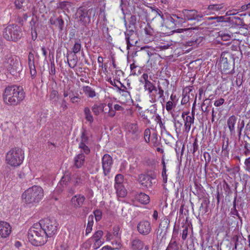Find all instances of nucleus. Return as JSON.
<instances>
[{
    "label": "nucleus",
    "instance_id": "1",
    "mask_svg": "<svg viewBox=\"0 0 250 250\" xmlns=\"http://www.w3.org/2000/svg\"><path fill=\"white\" fill-rule=\"evenodd\" d=\"M25 93L22 87L17 85L6 87L3 95L4 102L10 105H17L24 99Z\"/></svg>",
    "mask_w": 250,
    "mask_h": 250
},
{
    "label": "nucleus",
    "instance_id": "2",
    "mask_svg": "<svg viewBox=\"0 0 250 250\" xmlns=\"http://www.w3.org/2000/svg\"><path fill=\"white\" fill-rule=\"evenodd\" d=\"M27 237L29 241L34 246L43 245L47 242L48 237L40 224H34L28 230Z\"/></svg>",
    "mask_w": 250,
    "mask_h": 250
},
{
    "label": "nucleus",
    "instance_id": "3",
    "mask_svg": "<svg viewBox=\"0 0 250 250\" xmlns=\"http://www.w3.org/2000/svg\"><path fill=\"white\" fill-rule=\"evenodd\" d=\"M44 195L42 188L39 186L34 185L24 191L22 198L26 204H32L40 202Z\"/></svg>",
    "mask_w": 250,
    "mask_h": 250
},
{
    "label": "nucleus",
    "instance_id": "4",
    "mask_svg": "<svg viewBox=\"0 0 250 250\" xmlns=\"http://www.w3.org/2000/svg\"><path fill=\"white\" fill-rule=\"evenodd\" d=\"M219 69L222 73L225 74L234 73V58L233 55L229 52H223L221 55Z\"/></svg>",
    "mask_w": 250,
    "mask_h": 250
},
{
    "label": "nucleus",
    "instance_id": "5",
    "mask_svg": "<svg viewBox=\"0 0 250 250\" xmlns=\"http://www.w3.org/2000/svg\"><path fill=\"white\" fill-rule=\"evenodd\" d=\"M24 158V153L22 150L18 147H14L7 153L6 162L11 166L16 167L22 163Z\"/></svg>",
    "mask_w": 250,
    "mask_h": 250
},
{
    "label": "nucleus",
    "instance_id": "6",
    "mask_svg": "<svg viewBox=\"0 0 250 250\" xmlns=\"http://www.w3.org/2000/svg\"><path fill=\"white\" fill-rule=\"evenodd\" d=\"M22 36L21 27L15 24L7 25L3 32V38L8 41L17 42L21 39Z\"/></svg>",
    "mask_w": 250,
    "mask_h": 250
},
{
    "label": "nucleus",
    "instance_id": "7",
    "mask_svg": "<svg viewBox=\"0 0 250 250\" xmlns=\"http://www.w3.org/2000/svg\"><path fill=\"white\" fill-rule=\"evenodd\" d=\"M96 13V8L95 7H86L85 6L80 7L76 13L79 21L82 25L86 26L91 21V16L94 18Z\"/></svg>",
    "mask_w": 250,
    "mask_h": 250
},
{
    "label": "nucleus",
    "instance_id": "8",
    "mask_svg": "<svg viewBox=\"0 0 250 250\" xmlns=\"http://www.w3.org/2000/svg\"><path fill=\"white\" fill-rule=\"evenodd\" d=\"M4 66L13 75H16L21 70V64L19 59L15 55L8 54L4 57Z\"/></svg>",
    "mask_w": 250,
    "mask_h": 250
},
{
    "label": "nucleus",
    "instance_id": "9",
    "mask_svg": "<svg viewBox=\"0 0 250 250\" xmlns=\"http://www.w3.org/2000/svg\"><path fill=\"white\" fill-rule=\"evenodd\" d=\"M38 224L40 225L48 237L52 236L56 233L59 225L54 217L44 218L40 220Z\"/></svg>",
    "mask_w": 250,
    "mask_h": 250
},
{
    "label": "nucleus",
    "instance_id": "10",
    "mask_svg": "<svg viewBox=\"0 0 250 250\" xmlns=\"http://www.w3.org/2000/svg\"><path fill=\"white\" fill-rule=\"evenodd\" d=\"M125 34L127 44V49H129L130 47L136 46L139 40L137 32L135 31V30L127 29Z\"/></svg>",
    "mask_w": 250,
    "mask_h": 250
},
{
    "label": "nucleus",
    "instance_id": "11",
    "mask_svg": "<svg viewBox=\"0 0 250 250\" xmlns=\"http://www.w3.org/2000/svg\"><path fill=\"white\" fill-rule=\"evenodd\" d=\"M182 14L184 17V21H185L192 20L199 21L203 17V14L198 13V12L197 10L194 9H184L182 11Z\"/></svg>",
    "mask_w": 250,
    "mask_h": 250
},
{
    "label": "nucleus",
    "instance_id": "12",
    "mask_svg": "<svg viewBox=\"0 0 250 250\" xmlns=\"http://www.w3.org/2000/svg\"><path fill=\"white\" fill-rule=\"evenodd\" d=\"M155 177L148 174H140L138 176V181L141 185L146 188H151L153 183H155Z\"/></svg>",
    "mask_w": 250,
    "mask_h": 250
},
{
    "label": "nucleus",
    "instance_id": "13",
    "mask_svg": "<svg viewBox=\"0 0 250 250\" xmlns=\"http://www.w3.org/2000/svg\"><path fill=\"white\" fill-rule=\"evenodd\" d=\"M151 9V14L155 16L154 17H151V20H152L154 22L156 21H158L159 23L158 26L160 27H163L164 24V17L160 10L158 8H155L154 7H150Z\"/></svg>",
    "mask_w": 250,
    "mask_h": 250
},
{
    "label": "nucleus",
    "instance_id": "14",
    "mask_svg": "<svg viewBox=\"0 0 250 250\" xmlns=\"http://www.w3.org/2000/svg\"><path fill=\"white\" fill-rule=\"evenodd\" d=\"M112 164V158L109 154H104L102 158V167L105 176L110 172Z\"/></svg>",
    "mask_w": 250,
    "mask_h": 250
},
{
    "label": "nucleus",
    "instance_id": "15",
    "mask_svg": "<svg viewBox=\"0 0 250 250\" xmlns=\"http://www.w3.org/2000/svg\"><path fill=\"white\" fill-rule=\"evenodd\" d=\"M49 23L58 28L60 32L63 30L64 22L61 16L58 17L54 15L50 18Z\"/></svg>",
    "mask_w": 250,
    "mask_h": 250
},
{
    "label": "nucleus",
    "instance_id": "16",
    "mask_svg": "<svg viewBox=\"0 0 250 250\" xmlns=\"http://www.w3.org/2000/svg\"><path fill=\"white\" fill-rule=\"evenodd\" d=\"M137 230L138 232L144 235L148 234L151 230L150 223L147 221H142L137 225Z\"/></svg>",
    "mask_w": 250,
    "mask_h": 250
},
{
    "label": "nucleus",
    "instance_id": "17",
    "mask_svg": "<svg viewBox=\"0 0 250 250\" xmlns=\"http://www.w3.org/2000/svg\"><path fill=\"white\" fill-rule=\"evenodd\" d=\"M11 227L9 223L5 221H0V236L6 238L11 232Z\"/></svg>",
    "mask_w": 250,
    "mask_h": 250
},
{
    "label": "nucleus",
    "instance_id": "18",
    "mask_svg": "<svg viewBox=\"0 0 250 250\" xmlns=\"http://www.w3.org/2000/svg\"><path fill=\"white\" fill-rule=\"evenodd\" d=\"M194 28H179L176 30H172V32H177L180 33L181 38L184 40H187L188 38L192 37L194 34L193 30H194Z\"/></svg>",
    "mask_w": 250,
    "mask_h": 250
},
{
    "label": "nucleus",
    "instance_id": "19",
    "mask_svg": "<svg viewBox=\"0 0 250 250\" xmlns=\"http://www.w3.org/2000/svg\"><path fill=\"white\" fill-rule=\"evenodd\" d=\"M91 110L95 116H98L101 113L106 114L107 113L106 104L105 103L94 104L91 107Z\"/></svg>",
    "mask_w": 250,
    "mask_h": 250
},
{
    "label": "nucleus",
    "instance_id": "20",
    "mask_svg": "<svg viewBox=\"0 0 250 250\" xmlns=\"http://www.w3.org/2000/svg\"><path fill=\"white\" fill-rule=\"evenodd\" d=\"M85 200V198L83 195L77 194L72 198L71 203L74 208H79L82 207Z\"/></svg>",
    "mask_w": 250,
    "mask_h": 250
},
{
    "label": "nucleus",
    "instance_id": "21",
    "mask_svg": "<svg viewBox=\"0 0 250 250\" xmlns=\"http://www.w3.org/2000/svg\"><path fill=\"white\" fill-rule=\"evenodd\" d=\"M128 130L132 135V139L137 140L139 139L141 131L139 130L137 124H130L128 126Z\"/></svg>",
    "mask_w": 250,
    "mask_h": 250
},
{
    "label": "nucleus",
    "instance_id": "22",
    "mask_svg": "<svg viewBox=\"0 0 250 250\" xmlns=\"http://www.w3.org/2000/svg\"><path fill=\"white\" fill-rule=\"evenodd\" d=\"M237 120V118L234 115L230 116L227 120V126L231 135H234L235 134V125Z\"/></svg>",
    "mask_w": 250,
    "mask_h": 250
},
{
    "label": "nucleus",
    "instance_id": "23",
    "mask_svg": "<svg viewBox=\"0 0 250 250\" xmlns=\"http://www.w3.org/2000/svg\"><path fill=\"white\" fill-rule=\"evenodd\" d=\"M132 89L130 83L127 82L126 86L124 85L123 83H120V86L119 88L118 92L122 95L125 97L131 98L130 91Z\"/></svg>",
    "mask_w": 250,
    "mask_h": 250
},
{
    "label": "nucleus",
    "instance_id": "24",
    "mask_svg": "<svg viewBox=\"0 0 250 250\" xmlns=\"http://www.w3.org/2000/svg\"><path fill=\"white\" fill-rule=\"evenodd\" d=\"M145 34L147 38H149V41L153 40L156 35L155 30L151 27L150 23H147L144 28Z\"/></svg>",
    "mask_w": 250,
    "mask_h": 250
},
{
    "label": "nucleus",
    "instance_id": "25",
    "mask_svg": "<svg viewBox=\"0 0 250 250\" xmlns=\"http://www.w3.org/2000/svg\"><path fill=\"white\" fill-rule=\"evenodd\" d=\"M224 8L223 3L221 4H209L207 8V11L209 14H215L216 12L220 11Z\"/></svg>",
    "mask_w": 250,
    "mask_h": 250
},
{
    "label": "nucleus",
    "instance_id": "26",
    "mask_svg": "<svg viewBox=\"0 0 250 250\" xmlns=\"http://www.w3.org/2000/svg\"><path fill=\"white\" fill-rule=\"evenodd\" d=\"M137 9L138 11L137 12L138 16L142 19H146V21L151 20V17L150 16V13H148L146 9L141 7L140 6H137Z\"/></svg>",
    "mask_w": 250,
    "mask_h": 250
},
{
    "label": "nucleus",
    "instance_id": "27",
    "mask_svg": "<svg viewBox=\"0 0 250 250\" xmlns=\"http://www.w3.org/2000/svg\"><path fill=\"white\" fill-rule=\"evenodd\" d=\"M131 245L133 250H141L144 247V243L140 239L135 238L132 241Z\"/></svg>",
    "mask_w": 250,
    "mask_h": 250
},
{
    "label": "nucleus",
    "instance_id": "28",
    "mask_svg": "<svg viewBox=\"0 0 250 250\" xmlns=\"http://www.w3.org/2000/svg\"><path fill=\"white\" fill-rule=\"evenodd\" d=\"M117 195L119 197H125L127 194V191L123 184L114 185Z\"/></svg>",
    "mask_w": 250,
    "mask_h": 250
},
{
    "label": "nucleus",
    "instance_id": "29",
    "mask_svg": "<svg viewBox=\"0 0 250 250\" xmlns=\"http://www.w3.org/2000/svg\"><path fill=\"white\" fill-rule=\"evenodd\" d=\"M227 22H229L231 24H235L238 25H241L243 26H247V25L245 24L244 21L239 17H227Z\"/></svg>",
    "mask_w": 250,
    "mask_h": 250
},
{
    "label": "nucleus",
    "instance_id": "30",
    "mask_svg": "<svg viewBox=\"0 0 250 250\" xmlns=\"http://www.w3.org/2000/svg\"><path fill=\"white\" fill-rule=\"evenodd\" d=\"M184 121V126L185 131L188 133L190 130L191 125L194 123V118L193 117H190V116H187Z\"/></svg>",
    "mask_w": 250,
    "mask_h": 250
},
{
    "label": "nucleus",
    "instance_id": "31",
    "mask_svg": "<svg viewBox=\"0 0 250 250\" xmlns=\"http://www.w3.org/2000/svg\"><path fill=\"white\" fill-rule=\"evenodd\" d=\"M85 156L83 153H81L74 158V165L77 168L81 167L84 163Z\"/></svg>",
    "mask_w": 250,
    "mask_h": 250
},
{
    "label": "nucleus",
    "instance_id": "32",
    "mask_svg": "<svg viewBox=\"0 0 250 250\" xmlns=\"http://www.w3.org/2000/svg\"><path fill=\"white\" fill-rule=\"evenodd\" d=\"M136 198L140 203L145 205L149 203L150 201L149 196L143 192H140L136 195Z\"/></svg>",
    "mask_w": 250,
    "mask_h": 250
},
{
    "label": "nucleus",
    "instance_id": "33",
    "mask_svg": "<svg viewBox=\"0 0 250 250\" xmlns=\"http://www.w3.org/2000/svg\"><path fill=\"white\" fill-rule=\"evenodd\" d=\"M203 38L198 37L197 35L194 36L192 39L186 42L188 46H197V45L202 41Z\"/></svg>",
    "mask_w": 250,
    "mask_h": 250
},
{
    "label": "nucleus",
    "instance_id": "34",
    "mask_svg": "<svg viewBox=\"0 0 250 250\" xmlns=\"http://www.w3.org/2000/svg\"><path fill=\"white\" fill-rule=\"evenodd\" d=\"M209 201L207 199H204L199 208V211L202 215L208 211V207Z\"/></svg>",
    "mask_w": 250,
    "mask_h": 250
},
{
    "label": "nucleus",
    "instance_id": "35",
    "mask_svg": "<svg viewBox=\"0 0 250 250\" xmlns=\"http://www.w3.org/2000/svg\"><path fill=\"white\" fill-rule=\"evenodd\" d=\"M135 55L136 56L143 55L146 58L147 56L150 57L154 54L148 50L147 47H142L140 51L136 52Z\"/></svg>",
    "mask_w": 250,
    "mask_h": 250
},
{
    "label": "nucleus",
    "instance_id": "36",
    "mask_svg": "<svg viewBox=\"0 0 250 250\" xmlns=\"http://www.w3.org/2000/svg\"><path fill=\"white\" fill-rule=\"evenodd\" d=\"M83 90L84 94L89 98H92L96 95L95 91L89 86H83Z\"/></svg>",
    "mask_w": 250,
    "mask_h": 250
},
{
    "label": "nucleus",
    "instance_id": "37",
    "mask_svg": "<svg viewBox=\"0 0 250 250\" xmlns=\"http://www.w3.org/2000/svg\"><path fill=\"white\" fill-rule=\"evenodd\" d=\"M137 18L136 16L132 15L128 20V24L126 26L127 29L135 30L136 27Z\"/></svg>",
    "mask_w": 250,
    "mask_h": 250
},
{
    "label": "nucleus",
    "instance_id": "38",
    "mask_svg": "<svg viewBox=\"0 0 250 250\" xmlns=\"http://www.w3.org/2000/svg\"><path fill=\"white\" fill-rule=\"evenodd\" d=\"M83 112L85 116V118L86 120V121L89 122V123L90 124L93 123L94 119L90 108L88 107H85L84 108Z\"/></svg>",
    "mask_w": 250,
    "mask_h": 250
},
{
    "label": "nucleus",
    "instance_id": "39",
    "mask_svg": "<svg viewBox=\"0 0 250 250\" xmlns=\"http://www.w3.org/2000/svg\"><path fill=\"white\" fill-rule=\"evenodd\" d=\"M144 89L147 91L149 94L151 93L153 91L157 90L155 85L149 81L144 83Z\"/></svg>",
    "mask_w": 250,
    "mask_h": 250
},
{
    "label": "nucleus",
    "instance_id": "40",
    "mask_svg": "<svg viewBox=\"0 0 250 250\" xmlns=\"http://www.w3.org/2000/svg\"><path fill=\"white\" fill-rule=\"evenodd\" d=\"M169 220L167 218H165L161 220L159 224V228L160 229H161L162 231L165 230V232H166L167 231L168 228L169 226Z\"/></svg>",
    "mask_w": 250,
    "mask_h": 250
},
{
    "label": "nucleus",
    "instance_id": "41",
    "mask_svg": "<svg viewBox=\"0 0 250 250\" xmlns=\"http://www.w3.org/2000/svg\"><path fill=\"white\" fill-rule=\"evenodd\" d=\"M180 246L176 240H171L166 250H180Z\"/></svg>",
    "mask_w": 250,
    "mask_h": 250
},
{
    "label": "nucleus",
    "instance_id": "42",
    "mask_svg": "<svg viewBox=\"0 0 250 250\" xmlns=\"http://www.w3.org/2000/svg\"><path fill=\"white\" fill-rule=\"evenodd\" d=\"M93 219L94 216L93 215H90L88 217V223L85 230L86 235L90 233L92 230V226L94 223Z\"/></svg>",
    "mask_w": 250,
    "mask_h": 250
},
{
    "label": "nucleus",
    "instance_id": "43",
    "mask_svg": "<svg viewBox=\"0 0 250 250\" xmlns=\"http://www.w3.org/2000/svg\"><path fill=\"white\" fill-rule=\"evenodd\" d=\"M71 3L67 1H63L60 2L57 5L58 8L62 9L63 10L68 11L71 8Z\"/></svg>",
    "mask_w": 250,
    "mask_h": 250
},
{
    "label": "nucleus",
    "instance_id": "44",
    "mask_svg": "<svg viewBox=\"0 0 250 250\" xmlns=\"http://www.w3.org/2000/svg\"><path fill=\"white\" fill-rule=\"evenodd\" d=\"M82 45L81 43V40L80 39H76L75 40V43L73 47H72V52L75 55L81 51Z\"/></svg>",
    "mask_w": 250,
    "mask_h": 250
},
{
    "label": "nucleus",
    "instance_id": "45",
    "mask_svg": "<svg viewBox=\"0 0 250 250\" xmlns=\"http://www.w3.org/2000/svg\"><path fill=\"white\" fill-rule=\"evenodd\" d=\"M69 54L67 53L66 58H67V62L70 67L72 68H74L77 65V56L76 55L74 54L73 55V59L70 60L68 59Z\"/></svg>",
    "mask_w": 250,
    "mask_h": 250
},
{
    "label": "nucleus",
    "instance_id": "46",
    "mask_svg": "<svg viewBox=\"0 0 250 250\" xmlns=\"http://www.w3.org/2000/svg\"><path fill=\"white\" fill-rule=\"evenodd\" d=\"M222 153H223L225 156H228L229 150V139H227L226 143L223 142L222 146Z\"/></svg>",
    "mask_w": 250,
    "mask_h": 250
},
{
    "label": "nucleus",
    "instance_id": "47",
    "mask_svg": "<svg viewBox=\"0 0 250 250\" xmlns=\"http://www.w3.org/2000/svg\"><path fill=\"white\" fill-rule=\"evenodd\" d=\"M87 144H84L83 143H80L79 145V148L82 150L85 154L87 155L90 152V149L88 146L86 145Z\"/></svg>",
    "mask_w": 250,
    "mask_h": 250
},
{
    "label": "nucleus",
    "instance_id": "48",
    "mask_svg": "<svg viewBox=\"0 0 250 250\" xmlns=\"http://www.w3.org/2000/svg\"><path fill=\"white\" fill-rule=\"evenodd\" d=\"M104 232L102 230H99L96 231L91 237L92 239H94V241L96 242H99V241H101L100 239L103 235Z\"/></svg>",
    "mask_w": 250,
    "mask_h": 250
},
{
    "label": "nucleus",
    "instance_id": "49",
    "mask_svg": "<svg viewBox=\"0 0 250 250\" xmlns=\"http://www.w3.org/2000/svg\"><path fill=\"white\" fill-rule=\"evenodd\" d=\"M227 17L226 16H214L210 17L208 18V20H216L218 22H227Z\"/></svg>",
    "mask_w": 250,
    "mask_h": 250
},
{
    "label": "nucleus",
    "instance_id": "50",
    "mask_svg": "<svg viewBox=\"0 0 250 250\" xmlns=\"http://www.w3.org/2000/svg\"><path fill=\"white\" fill-rule=\"evenodd\" d=\"M131 72L132 75H138L141 73L140 68L136 65L134 63L130 64V66Z\"/></svg>",
    "mask_w": 250,
    "mask_h": 250
},
{
    "label": "nucleus",
    "instance_id": "51",
    "mask_svg": "<svg viewBox=\"0 0 250 250\" xmlns=\"http://www.w3.org/2000/svg\"><path fill=\"white\" fill-rule=\"evenodd\" d=\"M155 121L160 125L161 130H166V126L165 125V123L163 122L159 114H156L155 116Z\"/></svg>",
    "mask_w": 250,
    "mask_h": 250
},
{
    "label": "nucleus",
    "instance_id": "52",
    "mask_svg": "<svg viewBox=\"0 0 250 250\" xmlns=\"http://www.w3.org/2000/svg\"><path fill=\"white\" fill-rule=\"evenodd\" d=\"M172 45V43L171 42H167L166 43L161 42L160 44L158 45L157 48L161 50H163L168 48Z\"/></svg>",
    "mask_w": 250,
    "mask_h": 250
},
{
    "label": "nucleus",
    "instance_id": "53",
    "mask_svg": "<svg viewBox=\"0 0 250 250\" xmlns=\"http://www.w3.org/2000/svg\"><path fill=\"white\" fill-rule=\"evenodd\" d=\"M70 181V177L68 175H64L62 177L59 183L62 186H67Z\"/></svg>",
    "mask_w": 250,
    "mask_h": 250
},
{
    "label": "nucleus",
    "instance_id": "54",
    "mask_svg": "<svg viewBox=\"0 0 250 250\" xmlns=\"http://www.w3.org/2000/svg\"><path fill=\"white\" fill-rule=\"evenodd\" d=\"M175 20L173 17H170V19H168L166 21H164V24L163 27H167V25H170L172 24L171 27H174L176 24L175 23Z\"/></svg>",
    "mask_w": 250,
    "mask_h": 250
},
{
    "label": "nucleus",
    "instance_id": "55",
    "mask_svg": "<svg viewBox=\"0 0 250 250\" xmlns=\"http://www.w3.org/2000/svg\"><path fill=\"white\" fill-rule=\"evenodd\" d=\"M124 181V176L122 174H118L115 178V185H122Z\"/></svg>",
    "mask_w": 250,
    "mask_h": 250
},
{
    "label": "nucleus",
    "instance_id": "56",
    "mask_svg": "<svg viewBox=\"0 0 250 250\" xmlns=\"http://www.w3.org/2000/svg\"><path fill=\"white\" fill-rule=\"evenodd\" d=\"M150 130L148 128H147L145 130L144 137L145 142L147 143H148L150 142Z\"/></svg>",
    "mask_w": 250,
    "mask_h": 250
},
{
    "label": "nucleus",
    "instance_id": "57",
    "mask_svg": "<svg viewBox=\"0 0 250 250\" xmlns=\"http://www.w3.org/2000/svg\"><path fill=\"white\" fill-rule=\"evenodd\" d=\"M107 106H108V109L107 108V110H106L107 113H108V116L110 117H114L115 115L116 112H115V111L112 109V104L108 103L107 104Z\"/></svg>",
    "mask_w": 250,
    "mask_h": 250
},
{
    "label": "nucleus",
    "instance_id": "58",
    "mask_svg": "<svg viewBox=\"0 0 250 250\" xmlns=\"http://www.w3.org/2000/svg\"><path fill=\"white\" fill-rule=\"evenodd\" d=\"M183 125V124L179 121L175 120L174 126L175 127V131L177 134L181 133V127Z\"/></svg>",
    "mask_w": 250,
    "mask_h": 250
},
{
    "label": "nucleus",
    "instance_id": "59",
    "mask_svg": "<svg viewBox=\"0 0 250 250\" xmlns=\"http://www.w3.org/2000/svg\"><path fill=\"white\" fill-rule=\"evenodd\" d=\"M131 205L128 203H126L125 205L123 207L122 209V214L124 216H125L127 215V212L129 211L130 209Z\"/></svg>",
    "mask_w": 250,
    "mask_h": 250
},
{
    "label": "nucleus",
    "instance_id": "60",
    "mask_svg": "<svg viewBox=\"0 0 250 250\" xmlns=\"http://www.w3.org/2000/svg\"><path fill=\"white\" fill-rule=\"evenodd\" d=\"M93 213L97 222L99 221L102 219V212L101 210L96 209L93 212Z\"/></svg>",
    "mask_w": 250,
    "mask_h": 250
},
{
    "label": "nucleus",
    "instance_id": "61",
    "mask_svg": "<svg viewBox=\"0 0 250 250\" xmlns=\"http://www.w3.org/2000/svg\"><path fill=\"white\" fill-rule=\"evenodd\" d=\"M151 142L153 144V146H156L159 145L158 136L156 133H153L151 137Z\"/></svg>",
    "mask_w": 250,
    "mask_h": 250
},
{
    "label": "nucleus",
    "instance_id": "62",
    "mask_svg": "<svg viewBox=\"0 0 250 250\" xmlns=\"http://www.w3.org/2000/svg\"><path fill=\"white\" fill-rule=\"evenodd\" d=\"M81 141L80 143H83L84 144H87L88 142V137L87 136L85 131L82 132L81 136Z\"/></svg>",
    "mask_w": 250,
    "mask_h": 250
},
{
    "label": "nucleus",
    "instance_id": "63",
    "mask_svg": "<svg viewBox=\"0 0 250 250\" xmlns=\"http://www.w3.org/2000/svg\"><path fill=\"white\" fill-rule=\"evenodd\" d=\"M34 54L32 52H30L28 57V65H32V64H34Z\"/></svg>",
    "mask_w": 250,
    "mask_h": 250
},
{
    "label": "nucleus",
    "instance_id": "64",
    "mask_svg": "<svg viewBox=\"0 0 250 250\" xmlns=\"http://www.w3.org/2000/svg\"><path fill=\"white\" fill-rule=\"evenodd\" d=\"M245 169L250 172V157L246 158L244 162Z\"/></svg>",
    "mask_w": 250,
    "mask_h": 250
}]
</instances>
